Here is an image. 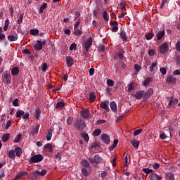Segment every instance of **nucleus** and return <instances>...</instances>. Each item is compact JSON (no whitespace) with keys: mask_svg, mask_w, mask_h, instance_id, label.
<instances>
[{"mask_svg":"<svg viewBox=\"0 0 180 180\" xmlns=\"http://www.w3.org/2000/svg\"><path fill=\"white\" fill-rule=\"evenodd\" d=\"M39 129H40V124H37L36 127L31 131V134L32 137H34V136H37V134H39Z\"/></svg>","mask_w":180,"mask_h":180,"instance_id":"nucleus-19","label":"nucleus"},{"mask_svg":"<svg viewBox=\"0 0 180 180\" xmlns=\"http://www.w3.org/2000/svg\"><path fill=\"white\" fill-rule=\"evenodd\" d=\"M120 64L122 70H127V65L124 62H120Z\"/></svg>","mask_w":180,"mask_h":180,"instance_id":"nucleus-63","label":"nucleus"},{"mask_svg":"<svg viewBox=\"0 0 180 180\" xmlns=\"http://www.w3.org/2000/svg\"><path fill=\"white\" fill-rule=\"evenodd\" d=\"M168 50V44L165 43L160 46L159 52L160 53V54H165V53H167Z\"/></svg>","mask_w":180,"mask_h":180,"instance_id":"nucleus-8","label":"nucleus"},{"mask_svg":"<svg viewBox=\"0 0 180 180\" xmlns=\"http://www.w3.org/2000/svg\"><path fill=\"white\" fill-rule=\"evenodd\" d=\"M94 162L96 164H101L103 162V159L99 156V155H94Z\"/></svg>","mask_w":180,"mask_h":180,"instance_id":"nucleus-24","label":"nucleus"},{"mask_svg":"<svg viewBox=\"0 0 180 180\" xmlns=\"http://www.w3.org/2000/svg\"><path fill=\"white\" fill-rule=\"evenodd\" d=\"M95 99H96V96L95 95L94 92H90L89 95V100L90 101V102H94Z\"/></svg>","mask_w":180,"mask_h":180,"instance_id":"nucleus-33","label":"nucleus"},{"mask_svg":"<svg viewBox=\"0 0 180 180\" xmlns=\"http://www.w3.org/2000/svg\"><path fill=\"white\" fill-rule=\"evenodd\" d=\"M146 40H151L153 37H154V33L153 32H149L146 35Z\"/></svg>","mask_w":180,"mask_h":180,"instance_id":"nucleus-47","label":"nucleus"},{"mask_svg":"<svg viewBox=\"0 0 180 180\" xmlns=\"http://www.w3.org/2000/svg\"><path fill=\"white\" fill-rule=\"evenodd\" d=\"M101 12V8L99 6H96V8L94 11V16H96L98 13Z\"/></svg>","mask_w":180,"mask_h":180,"instance_id":"nucleus-56","label":"nucleus"},{"mask_svg":"<svg viewBox=\"0 0 180 180\" xmlns=\"http://www.w3.org/2000/svg\"><path fill=\"white\" fill-rule=\"evenodd\" d=\"M75 36H81L82 34V31L79 30L78 28L74 29Z\"/></svg>","mask_w":180,"mask_h":180,"instance_id":"nucleus-50","label":"nucleus"},{"mask_svg":"<svg viewBox=\"0 0 180 180\" xmlns=\"http://www.w3.org/2000/svg\"><path fill=\"white\" fill-rule=\"evenodd\" d=\"M75 127L76 130L78 131H82L86 127V124H85V122L82 119L77 118L75 122Z\"/></svg>","mask_w":180,"mask_h":180,"instance_id":"nucleus-1","label":"nucleus"},{"mask_svg":"<svg viewBox=\"0 0 180 180\" xmlns=\"http://www.w3.org/2000/svg\"><path fill=\"white\" fill-rule=\"evenodd\" d=\"M65 104L64 102H58L56 103V109H63L64 108Z\"/></svg>","mask_w":180,"mask_h":180,"instance_id":"nucleus-44","label":"nucleus"},{"mask_svg":"<svg viewBox=\"0 0 180 180\" xmlns=\"http://www.w3.org/2000/svg\"><path fill=\"white\" fill-rule=\"evenodd\" d=\"M23 22V14H20V17H19V19L17 20V23L18 25H21V23Z\"/></svg>","mask_w":180,"mask_h":180,"instance_id":"nucleus-53","label":"nucleus"},{"mask_svg":"<svg viewBox=\"0 0 180 180\" xmlns=\"http://www.w3.org/2000/svg\"><path fill=\"white\" fill-rule=\"evenodd\" d=\"M167 135L165 133H162L160 134V139H161V140H165L167 139Z\"/></svg>","mask_w":180,"mask_h":180,"instance_id":"nucleus-61","label":"nucleus"},{"mask_svg":"<svg viewBox=\"0 0 180 180\" xmlns=\"http://www.w3.org/2000/svg\"><path fill=\"white\" fill-rule=\"evenodd\" d=\"M4 78L6 80V84H11L12 82V76H11V74H5L4 75Z\"/></svg>","mask_w":180,"mask_h":180,"instance_id":"nucleus-22","label":"nucleus"},{"mask_svg":"<svg viewBox=\"0 0 180 180\" xmlns=\"http://www.w3.org/2000/svg\"><path fill=\"white\" fill-rule=\"evenodd\" d=\"M101 139L104 144H110V136L106 134H102L101 135Z\"/></svg>","mask_w":180,"mask_h":180,"instance_id":"nucleus-6","label":"nucleus"},{"mask_svg":"<svg viewBox=\"0 0 180 180\" xmlns=\"http://www.w3.org/2000/svg\"><path fill=\"white\" fill-rule=\"evenodd\" d=\"M13 106H19V98H15L13 101Z\"/></svg>","mask_w":180,"mask_h":180,"instance_id":"nucleus-57","label":"nucleus"},{"mask_svg":"<svg viewBox=\"0 0 180 180\" xmlns=\"http://www.w3.org/2000/svg\"><path fill=\"white\" fill-rule=\"evenodd\" d=\"M131 144H132L134 148H139V146H140V142L136 139H132L130 141Z\"/></svg>","mask_w":180,"mask_h":180,"instance_id":"nucleus-29","label":"nucleus"},{"mask_svg":"<svg viewBox=\"0 0 180 180\" xmlns=\"http://www.w3.org/2000/svg\"><path fill=\"white\" fill-rule=\"evenodd\" d=\"M110 106L111 110H112L114 113H117V105H116V102L111 101L110 103Z\"/></svg>","mask_w":180,"mask_h":180,"instance_id":"nucleus-17","label":"nucleus"},{"mask_svg":"<svg viewBox=\"0 0 180 180\" xmlns=\"http://www.w3.org/2000/svg\"><path fill=\"white\" fill-rule=\"evenodd\" d=\"M11 74L13 76L19 75V68L15 67L11 69Z\"/></svg>","mask_w":180,"mask_h":180,"instance_id":"nucleus-36","label":"nucleus"},{"mask_svg":"<svg viewBox=\"0 0 180 180\" xmlns=\"http://www.w3.org/2000/svg\"><path fill=\"white\" fill-rule=\"evenodd\" d=\"M81 136L84 141H89V136L86 133H81Z\"/></svg>","mask_w":180,"mask_h":180,"instance_id":"nucleus-43","label":"nucleus"},{"mask_svg":"<svg viewBox=\"0 0 180 180\" xmlns=\"http://www.w3.org/2000/svg\"><path fill=\"white\" fill-rule=\"evenodd\" d=\"M44 157L41 154L34 155L29 160L30 164H37V162H40L43 161Z\"/></svg>","mask_w":180,"mask_h":180,"instance_id":"nucleus-2","label":"nucleus"},{"mask_svg":"<svg viewBox=\"0 0 180 180\" xmlns=\"http://www.w3.org/2000/svg\"><path fill=\"white\" fill-rule=\"evenodd\" d=\"M93 41L94 39L92 37L85 39L83 41V49L86 50V51H89V48L92 46Z\"/></svg>","mask_w":180,"mask_h":180,"instance_id":"nucleus-3","label":"nucleus"},{"mask_svg":"<svg viewBox=\"0 0 180 180\" xmlns=\"http://www.w3.org/2000/svg\"><path fill=\"white\" fill-rule=\"evenodd\" d=\"M149 179H150V180H162V176H158L155 173H151L149 174Z\"/></svg>","mask_w":180,"mask_h":180,"instance_id":"nucleus-14","label":"nucleus"},{"mask_svg":"<svg viewBox=\"0 0 180 180\" xmlns=\"http://www.w3.org/2000/svg\"><path fill=\"white\" fill-rule=\"evenodd\" d=\"M103 18L105 22L109 21V13H108V11H104L103 12Z\"/></svg>","mask_w":180,"mask_h":180,"instance_id":"nucleus-39","label":"nucleus"},{"mask_svg":"<svg viewBox=\"0 0 180 180\" xmlns=\"http://www.w3.org/2000/svg\"><path fill=\"white\" fill-rule=\"evenodd\" d=\"M154 67H157V63H152L148 68V70L149 71H150V72H153V71H154Z\"/></svg>","mask_w":180,"mask_h":180,"instance_id":"nucleus-54","label":"nucleus"},{"mask_svg":"<svg viewBox=\"0 0 180 180\" xmlns=\"http://www.w3.org/2000/svg\"><path fill=\"white\" fill-rule=\"evenodd\" d=\"M178 103V98H174L171 97V99L169 100V103H168V108L169 109H171V108H174L175 105Z\"/></svg>","mask_w":180,"mask_h":180,"instance_id":"nucleus-11","label":"nucleus"},{"mask_svg":"<svg viewBox=\"0 0 180 180\" xmlns=\"http://www.w3.org/2000/svg\"><path fill=\"white\" fill-rule=\"evenodd\" d=\"M7 155L9 157V158H12L13 160L15 159L16 157V155L15 154V150H9Z\"/></svg>","mask_w":180,"mask_h":180,"instance_id":"nucleus-34","label":"nucleus"},{"mask_svg":"<svg viewBox=\"0 0 180 180\" xmlns=\"http://www.w3.org/2000/svg\"><path fill=\"white\" fill-rule=\"evenodd\" d=\"M46 8H47V3H44L42 6H41V7L39 8V13H43Z\"/></svg>","mask_w":180,"mask_h":180,"instance_id":"nucleus-42","label":"nucleus"},{"mask_svg":"<svg viewBox=\"0 0 180 180\" xmlns=\"http://www.w3.org/2000/svg\"><path fill=\"white\" fill-rule=\"evenodd\" d=\"M10 137H11L10 133L3 134L1 137L3 143H6L9 140Z\"/></svg>","mask_w":180,"mask_h":180,"instance_id":"nucleus-28","label":"nucleus"},{"mask_svg":"<svg viewBox=\"0 0 180 180\" xmlns=\"http://www.w3.org/2000/svg\"><path fill=\"white\" fill-rule=\"evenodd\" d=\"M102 133V131L100 129H95L94 131H93V134L92 135L94 136V137H98V136H101V134Z\"/></svg>","mask_w":180,"mask_h":180,"instance_id":"nucleus-38","label":"nucleus"},{"mask_svg":"<svg viewBox=\"0 0 180 180\" xmlns=\"http://www.w3.org/2000/svg\"><path fill=\"white\" fill-rule=\"evenodd\" d=\"M157 40H162V37L165 36V30L155 31Z\"/></svg>","mask_w":180,"mask_h":180,"instance_id":"nucleus-12","label":"nucleus"},{"mask_svg":"<svg viewBox=\"0 0 180 180\" xmlns=\"http://www.w3.org/2000/svg\"><path fill=\"white\" fill-rule=\"evenodd\" d=\"M118 143L119 139H114L112 145L110 147V151H113V150H115V147L117 146Z\"/></svg>","mask_w":180,"mask_h":180,"instance_id":"nucleus-35","label":"nucleus"},{"mask_svg":"<svg viewBox=\"0 0 180 180\" xmlns=\"http://www.w3.org/2000/svg\"><path fill=\"white\" fill-rule=\"evenodd\" d=\"M105 49H106V46H105V45H101L98 47V51L103 52L105 51Z\"/></svg>","mask_w":180,"mask_h":180,"instance_id":"nucleus-60","label":"nucleus"},{"mask_svg":"<svg viewBox=\"0 0 180 180\" xmlns=\"http://www.w3.org/2000/svg\"><path fill=\"white\" fill-rule=\"evenodd\" d=\"M107 85H108V86H115V81L110 79H107Z\"/></svg>","mask_w":180,"mask_h":180,"instance_id":"nucleus-48","label":"nucleus"},{"mask_svg":"<svg viewBox=\"0 0 180 180\" xmlns=\"http://www.w3.org/2000/svg\"><path fill=\"white\" fill-rule=\"evenodd\" d=\"M22 139V134H20L16 136V137L14 139V143H19L20 140Z\"/></svg>","mask_w":180,"mask_h":180,"instance_id":"nucleus-49","label":"nucleus"},{"mask_svg":"<svg viewBox=\"0 0 180 180\" xmlns=\"http://www.w3.org/2000/svg\"><path fill=\"white\" fill-rule=\"evenodd\" d=\"M160 71L163 75H165V74H167V69L165 68H161L160 69Z\"/></svg>","mask_w":180,"mask_h":180,"instance_id":"nucleus-62","label":"nucleus"},{"mask_svg":"<svg viewBox=\"0 0 180 180\" xmlns=\"http://www.w3.org/2000/svg\"><path fill=\"white\" fill-rule=\"evenodd\" d=\"M73 120H74V118H72V117H69L67 119V124H68V126H71L72 124Z\"/></svg>","mask_w":180,"mask_h":180,"instance_id":"nucleus-51","label":"nucleus"},{"mask_svg":"<svg viewBox=\"0 0 180 180\" xmlns=\"http://www.w3.org/2000/svg\"><path fill=\"white\" fill-rule=\"evenodd\" d=\"M34 49L36 51H41L43 50V46L41 45V41L38 40L37 43L34 45Z\"/></svg>","mask_w":180,"mask_h":180,"instance_id":"nucleus-13","label":"nucleus"},{"mask_svg":"<svg viewBox=\"0 0 180 180\" xmlns=\"http://www.w3.org/2000/svg\"><path fill=\"white\" fill-rule=\"evenodd\" d=\"M30 33L32 36H37L39 34V30L37 29H31Z\"/></svg>","mask_w":180,"mask_h":180,"instance_id":"nucleus-46","label":"nucleus"},{"mask_svg":"<svg viewBox=\"0 0 180 180\" xmlns=\"http://www.w3.org/2000/svg\"><path fill=\"white\" fill-rule=\"evenodd\" d=\"M100 108H101V109H104L106 112H110V108H109V101H102L100 104Z\"/></svg>","mask_w":180,"mask_h":180,"instance_id":"nucleus-9","label":"nucleus"},{"mask_svg":"<svg viewBox=\"0 0 180 180\" xmlns=\"http://www.w3.org/2000/svg\"><path fill=\"white\" fill-rule=\"evenodd\" d=\"M69 50L70 51H72V50H77V44L73 43L70 46Z\"/></svg>","mask_w":180,"mask_h":180,"instance_id":"nucleus-52","label":"nucleus"},{"mask_svg":"<svg viewBox=\"0 0 180 180\" xmlns=\"http://www.w3.org/2000/svg\"><path fill=\"white\" fill-rule=\"evenodd\" d=\"M9 41H16L18 39V34H13V35H8L7 37Z\"/></svg>","mask_w":180,"mask_h":180,"instance_id":"nucleus-21","label":"nucleus"},{"mask_svg":"<svg viewBox=\"0 0 180 180\" xmlns=\"http://www.w3.org/2000/svg\"><path fill=\"white\" fill-rule=\"evenodd\" d=\"M66 64H67V67H68V68H70V67H72V65H74V59H72V58H71V56H67L66 57Z\"/></svg>","mask_w":180,"mask_h":180,"instance_id":"nucleus-16","label":"nucleus"},{"mask_svg":"<svg viewBox=\"0 0 180 180\" xmlns=\"http://www.w3.org/2000/svg\"><path fill=\"white\" fill-rule=\"evenodd\" d=\"M52 137H53V129H49L48 131L46 133V140H47V141H50V140H51Z\"/></svg>","mask_w":180,"mask_h":180,"instance_id":"nucleus-26","label":"nucleus"},{"mask_svg":"<svg viewBox=\"0 0 180 180\" xmlns=\"http://www.w3.org/2000/svg\"><path fill=\"white\" fill-rule=\"evenodd\" d=\"M143 171L145 172V174H151V172H153V169L149 168H143Z\"/></svg>","mask_w":180,"mask_h":180,"instance_id":"nucleus-55","label":"nucleus"},{"mask_svg":"<svg viewBox=\"0 0 180 180\" xmlns=\"http://www.w3.org/2000/svg\"><path fill=\"white\" fill-rule=\"evenodd\" d=\"M166 82L167 84H171V85H174V84H176V78L174 77L172 75L167 77Z\"/></svg>","mask_w":180,"mask_h":180,"instance_id":"nucleus-15","label":"nucleus"},{"mask_svg":"<svg viewBox=\"0 0 180 180\" xmlns=\"http://www.w3.org/2000/svg\"><path fill=\"white\" fill-rule=\"evenodd\" d=\"M26 175H27V172H20L15 176L14 180L20 179L23 178V176H26Z\"/></svg>","mask_w":180,"mask_h":180,"instance_id":"nucleus-25","label":"nucleus"},{"mask_svg":"<svg viewBox=\"0 0 180 180\" xmlns=\"http://www.w3.org/2000/svg\"><path fill=\"white\" fill-rule=\"evenodd\" d=\"M166 179L167 180H175V176H174V173L171 172H168L165 173Z\"/></svg>","mask_w":180,"mask_h":180,"instance_id":"nucleus-20","label":"nucleus"},{"mask_svg":"<svg viewBox=\"0 0 180 180\" xmlns=\"http://www.w3.org/2000/svg\"><path fill=\"white\" fill-rule=\"evenodd\" d=\"M99 147H100L99 142L95 141L91 144V146L89 147V149L90 151H92L93 148H99Z\"/></svg>","mask_w":180,"mask_h":180,"instance_id":"nucleus-31","label":"nucleus"},{"mask_svg":"<svg viewBox=\"0 0 180 180\" xmlns=\"http://www.w3.org/2000/svg\"><path fill=\"white\" fill-rule=\"evenodd\" d=\"M40 115H41V110H40V108H37L35 110V117L37 120L40 119Z\"/></svg>","mask_w":180,"mask_h":180,"instance_id":"nucleus-37","label":"nucleus"},{"mask_svg":"<svg viewBox=\"0 0 180 180\" xmlns=\"http://www.w3.org/2000/svg\"><path fill=\"white\" fill-rule=\"evenodd\" d=\"M82 175L84 176H89L91 175V169L88 170L85 167L81 169Z\"/></svg>","mask_w":180,"mask_h":180,"instance_id":"nucleus-18","label":"nucleus"},{"mask_svg":"<svg viewBox=\"0 0 180 180\" xmlns=\"http://www.w3.org/2000/svg\"><path fill=\"white\" fill-rule=\"evenodd\" d=\"M44 150H45L46 151H48L49 153H53V147L50 143H47L44 145Z\"/></svg>","mask_w":180,"mask_h":180,"instance_id":"nucleus-30","label":"nucleus"},{"mask_svg":"<svg viewBox=\"0 0 180 180\" xmlns=\"http://www.w3.org/2000/svg\"><path fill=\"white\" fill-rule=\"evenodd\" d=\"M153 94H154V90H153V89H149L147 91H145L146 99H148V98H150Z\"/></svg>","mask_w":180,"mask_h":180,"instance_id":"nucleus-32","label":"nucleus"},{"mask_svg":"<svg viewBox=\"0 0 180 180\" xmlns=\"http://www.w3.org/2000/svg\"><path fill=\"white\" fill-rule=\"evenodd\" d=\"M110 26H111V30L114 33H116L117 30H119V27H117L119 26V23L117 22V21H112L110 22Z\"/></svg>","mask_w":180,"mask_h":180,"instance_id":"nucleus-10","label":"nucleus"},{"mask_svg":"<svg viewBox=\"0 0 180 180\" xmlns=\"http://www.w3.org/2000/svg\"><path fill=\"white\" fill-rule=\"evenodd\" d=\"M46 174H47V170H46V169H43L41 172H40L39 170H35L34 172V175H39L41 176H44V175H46Z\"/></svg>","mask_w":180,"mask_h":180,"instance_id":"nucleus-23","label":"nucleus"},{"mask_svg":"<svg viewBox=\"0 0 180 180\" xmlns=\"http://www.w3.org/2000/svg\"><path fill=\"white\" fill-rule=\"evenodd\" d=\"M14 151L17 157H20V155H22V153H23L22 148L19 146L15 147Z\"/></svg>","mask_w":180,"mask_h":180,"instance_id":"nucleus-27","label":"nucleus"},{"mask_svg":"<svg viewBox=\"0 0 180 180\" xmlns=\"http://www.w3.org/2000/svg\"><path fill=\"white\" fill-rule=\"evenodd\" d=\"M82 164L83 167H85V168H89V167L91 166V164H89V162H88V160H82Z\"/></svg>","mask_w":180,"mask_h":180,"instance_id":"nucleus-45","label":"nucleus"},{"mask_svg":"<svg viewBox=\"0 0 180 180\" xmlns=\"http://www.w3.org/2000/svg\"><path fill=\"white\" fill-rule=\"evenodd\" d=\"M80 115L82 119H89V117H92V115L91 114V110H89V108L83 109L81 110Z\"/></svg>","mask_w":180,"mask_h":180,"instance_id":"nucleus-5","label":"nucleus"},{"mask_svg":"<svg viewBox=\"0 0 180 180\" xmlns=\"http://www.w3.org/2000/svg\"><path fill=\"white\" fill-rule=\"evenodd\" d=\"M153 81V77H147L143 83L144 86H148V85H150V82Z\"/></svg>","mask_w":180,"mask_h":180,"instance_id":"nucleus-40","label":"nucleus"},{"mask_svg":"<svg viewBox=\"0 0 180 180\" xmlns=\"http://www.w3.org/2000/svg\"><path fill=\"white\" fill-rule=\"evenodd\" d=\"M22 119L25 120H29V116H30V115L29 114V112L25 113V111L22 110H18L15 114V117H22Z\"/></svg>","mask_w":180,"mask_h":180,"instance_id":"nucleus-4","label":"nucleus"},{"mask_svg":"<svg viewBox=\"0 0 180 180\" xmlns=\"http://www.w3.org/2000/svg\"><path fill=\"white\" fill-rule=\"evenodd\" d=\"M120 37L123 41H127V37L126 36V32L122 31L120 33Z\"/></svg>","mask_w":180,"mask_h":180,"instance_id":"nucleus-41","label":"nucleus"},{"mask_svg":"<svg viewBox=\"0 0 180 180\" xmlns=\"http://www.w3.org/2000/svg\"><path fill=\"white\" fill-rule=\"evenodd\" d=\"M141 131H143V129H136L134 132V136H139V134H140V133H141Z\"/></svg>","mask_w":180,"mask_h":180,"instance_id":"nucleus-59","label":"nucleus"},{"mask_svg":"<svg viewBox=\"0 0 180 180\" xmlns=\"http://www.w3.org/2000/svg\"><path fill=\"white\" fill-rule=\"evenodd\" d=\"M173 75H180V69L174 70L173 72Z\"/></svg>","mask_w":180,"mask_h":180,"instance_id":"nucleus-64","label":"nucleus"},{"mask_svg":"<svg viewBox=\"0 0 180 180\" xmlns=\"http://www.w3.org/2000/svg\"><path fill=\"white\" fill-rule=\"evenodd\" d=\"M135 98L136 99H147V98L146 97V91L143 90L138 91L135 94Z\"/></svg>","mask_w":180,"mask_h":180,"instance_id":"nucleus-7","label":"nucleus"},{"mask_svg":"<svg viewBox=\"0 0 180 180\" xmlns=\"http://www.w3.org/2000/svg\"><path fill=\"white\" fill-rule=\"evenodd\" d=\"M48 68H49V66H47V64L44 63L42 65V72H46Z\"/></svg>","mask_w":180,"mask_h":180,"instance_id":"nucleus-58","label":"nucleus"}]
</instances>
